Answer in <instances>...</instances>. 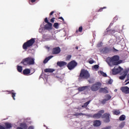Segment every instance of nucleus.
<instances>
[{"label":"nucleus","instance_id":"1","mask_svg":"<svg viewBox=\"0 0 129 129\" xmlns=\"http://www.w3.org/2000/svg\"><path fill=\"white\" fill-rule=\"evenodd\" d=\"M119 56L118 55H114L112 57H109L106 59V62L110 67H112L114 65H118L121 62L119 61Z\"/></svg>","mask_w":129,"mask_h":129},{"label":"nucleus","instance_id":"2","mask_svg":"<svg viewBox=\"0 0 129 129\" xmlns=\"http://www.w3.org/2000/svg\"><path fill=\"white\" fill-rule=\"evenodd\" d=\"M21 64H23L25 66H30L35 64V58L32 57H26L22 60Z\"/></svg>","mask_w":129,"mask_h":129},{"label":"nucleus","instance_id":"3","mask_svg":"<svg viewBox=\"0 0 129 129\" xmlns=\"http://www.w3.org/2000/svg\"><path fill=\"white\" fill-rule=\"evenodd\" d=\"M90 77V75L88 71L85 70H82L80 75L79 76V81H81L82 79H88Z\"/></svg>","mask_w":129,"mask_h":129},{"label":"nucleus","instance_id":"4","mask_svg":"<svg viewBox=\"0 0 129 129\" xmlns=\"http://www.w3.org/2000/svg\"><path fill=\"white\" fill-rule=\"evenodd\" d=\"M35 38H31L30 40L25 42L22 46L23 50H27L28 48L32 47L35 44Z\"/></svg>","mask_w":129,"mask_h":129},{"label":"nucleus","instance_id":"5","mask_svg":"<svg viewBox=\"0 0 129 129\" xmlns=\"http://www.w3.org/2000/svg\"><path fill=\"white\" fill-rule=\"evenodd\" d=\"M100 87H101V83L97 82L91 86L90 89L92 91L95 92L99 90Z\"/></svg>","mask_w":129,"mask_h":129},{"label":"nucleus","instance_id":"6","mask_svg":"<svg viewBox=\"0 0 129 129\" xmlns=\"http://www.w3.org/2000/svg\"><path fill=\"white\" fill-rule=\"evenodd\" d=\"M77 65L78 63L75 60H73L67 64V67L69 70H73Z\"/></svg>","mask_w":129,"mask_h":129},{"label":"nucleus","instance_id":"7","mask_svg":"<svg viewBox=\"0 0 129 129\" xmlns=\"http://www.w3.org/2000/svg\"><path fill=\"white\" fill-rule=\"evenodd\" d=\"M102 118H103L104 122L108 123L110 121V114L108 113H104L102 115Z\"/></svg>","mask_w":129,"mask_h":129},{"label":"nucleus","instance_id":"8","mask_svg":"<svg viewBox=\"0 0 129 129\" xmlns=\"http://www.w3.org/2000/svg\"><path fill=\"white\" fill-rule=\"evenodd\" d=\"M103 113H104V110H100L98 113L94 114L92 116V117L93 118H97V119H98L101 118V117L102 118V114H103Z\"/></svg>","mask_w":129,"mask_h":129},{"label":"nucleus","instance_id":"9","mask_svg":"<svg viewBox=\"0 0 129 129\" xmlns=\"http://www.w3.org/2000/svg\"><path fill=\"white\" fill-rule=\"evenodd\" d=\"M122 70V68L121 67H119L117 68L114 67L112 70V75H116V74H118V73H120V72Z\"/></svg>","mask_w":129,"mask_h":129},{"label":"nucleus","instance_id":"10","mask_svg":"<svg viewBox=\"0 0 129 129\" xmlns=\"http://www.w3.org/2000/svg\"><path fill=\"white\" fill-rule=\"evenodd\" d=\"M60 52L61 48H60L59 47H54L52 49V54L53 55H57L59 54Z\"/></svg>","mask_w":129,"mask_h":129},{"label":"nucleus","instance_id":"11","mask_svg":"<svg viewBox=\"0 0 129 129\" xmlns=\"http://www.w3.org/2000/svg\"><path fill=\"white\" fill-rule=\"evenodd\" d=\"M120 90L124 93H125L126 94H128L129 93V88L128 87H122L120 88Z\"/></svg>","mask_w":129,"mask_h":129},{"label":"nucleus","instance_id":"12","mask_svg":"<svg viewBox=\"0 0 129 129\" xmlns=\"http://www.w3.org/2000/svg\"><path fill=\"white\" fill-rule=\"evenodd\" d=\"M45 30H47V31H51L52 30V23H48L44 26Z\"/></svg>","mask_w":129,"mask_h":129},{"label":"nucleus","instance_id":"13","mask_svg":"<svg viewBox=\"0 0 129 129\" xmlns=\"http://www.w3.org/2000/svg\"><path fill=\"white\" fill-rule=\"evenodd\" d=\"M56 64L59 67H64V66H67V62L65 61H57Z\"/></svg>","mask_w":129,"mask_h":129},{"label":"nucleus","instance_id":"14","mask_svg":"<svg viewBox=\"0 0 129 129\" xmlns=\"http://www.w3.org/2000/svg\"><path fill=\"white\" fill-rule=\"evenodd\" d=\"M99 92L100 93H108V90H107V88H100V89H99Z\"/></svg>","mask_w":129,"mask_h":129},{"label":"nucleus","instance_id":"15","mask_svg":"<svg viewBox=\"0 0 129 129\" xmlns=\"http://www.w3.org/2000/svg\"><path fill=\"white\" fill-rule=\"evenodd\" d=\"M127 73H128V71H124L123 72L122 76L119 77V79L120 80H123V79H124V78H125V77H126V75H127Z\"/></svg>","mask_w":129,"mask_h":129},{"label":"nucleus","instance_id":"16","mask_svg":"<svg viewBox=\"0 0 129 129\" xmlns=\"http://www.w3.org/2000/svg\"><path fill=\"white\" fill-rule=\"evenodd\" d=\"M107 31H106V35H110L111 34H114L115 33V30L113 29H109L107 28Z\"/></svg>","mask_w":129,"mask_h":129},{"label":"nucleus","instance_id":"17","mask_svg":"<svg viewBox=\"0 0 129 129\" xmlns=\"http://www.w3.org/2000/svg\"><path fill=\"white\" fill-rule=\"evenodd\" d=\"M101 125V122L100 121V120H96L93 122V125H94V126H100V125Z\"/></svg>","mask_w":129,"mask_h":129},{"label":"nucleus","instance_id":"18","mask_svg":"<svg viewBox=\"0 0 129 129\" xmlns=\"http://www.w3.org/2000/svg\"><path fill=\"white\" fill-rule=\"evenodd\" d=\"M30 73H31V70L29 69H26L23 71V75H29Z\"/></svg>","mask_w":129,"mask_h":129},{"label":"nucleus","instance_id":"19","mask_svg":"<svg viewBox=\"0 0 129 129\" xmlns=\"http://www.w3.org/2000/svg\"><path fill=\"white\" fill-rule=\"evenodd\" d=\"M87 88H88V86H83V87H79L78 88V91H79L80 92H81L82 91H84V90H85V89H87Z\"/></svg>","mask_w":129,"mask_h":129},{"label":"nucleus","instance_id":"20","mask_svg":"<svg viewBox=\"0 0 129 129\" xmlns=\"http://www.w3.org/2000/svg\"><path fill=\"white\" fill-rule=\"evenodd\" d=\"M5 128L7 129H9L12 127V123H9V122H6L5 123Z\"/></svg>","mask_w":129,"mask_h":129},{"label":"nucleus","instance_id":"21","mask_svg":"<svg viewBox=\"0 0 129 129\" xmlns=\"http://www.w3.org/2000/svg\"><path fill=\"white\" fill-rule=\"evenodd\" d=\"M54 71H55V70L52 69H46L44 70V72H45V73H52V72H54Z\"/></svg>","mask_w":129,"mask_h":129},{"label":"nucleus","instance_id":"22","mask_svg":"<svg viewBox=\"0 0 129 129\" xmlns=\"http://www.w3.org/2000/svg\"><path fill=\"white\" fill-rule=\"evenodd\" d=\"M53 55H50L47 57H46V58H45V59L43 61V63L44 64H46V63H47V62H48V61H49V60H50V59H52V58H53Z\"/></svg>","mask_w":129,"mask_h":129},{"label":"nucleus","instance_id":"23","mask_svg":"<svg viewBox=\"0 0 129 129\" xmlns=\"http://www.w3.org/2000/svg\"><path fill=\"white\" fill-rule=\"evenodd\" d=\"M20 126L24 129H28V125L25 122H22L20 123Z\"/></svg>","mask_w":129,"mask_h":129},{"label":"nucleus","instance_id":"24","mask_svg":"<svg viewBox=\"0 0 129 129\" xmlns=\"http://www.w3.org/2000/svg\"><path fill=\"white\" fill-rule=\"evenodd\" d=\"M112 112H113V114H114V115H118V114H120V111H119V110H117V109H115L113 110Z\"/></svg>","mask_w":129,"mask_h":129},{"label":"nucleus","instance_id":"25","mask_svg":"<svg viewBox=\"0 0 129 129\" xmlns=\"http://www.w3.org/2000/svg\"><path fill=\"white\" fill-rule=\"evenodd\" d=\"M9 92L10 94H12V96L14 100H16V98H15V97H16V93H14V90H12L11 91H9Z\"/></svg>","mask_w":129,"mask_h":129},{"label":"nucleus","instance_id":"26","mask_svg":"<svg viewBox=\"0 0 129 129\" xmlns=\"http://www.w3.org/2000/svg\"><path fill=\"white\" fill-rule=\"evenodd\" d=\"M74 116H81L83 115H86V114L82 113H76L73 114Z\"/></svg>","mask_w":129,"mask_h":129},{"label":"nucleus","instance_id":"27","mask_svg":"<svg viewBox=\"0 0 129 129\" xmlns=\"http://www.w3.org/2000/svg\"><path fill=\"white\" fill-rule=\"evenodd\" d=\"M102 51H103V53H108V52H109V51H110V49H109V48H108V47H104L102 49Z\"/></svg>","mask_w":129,"mask_h":129},{"label":"nucleus","instance_id":"28","mask_svg":"<svg viewBox=\"0 0 129 129\" xmlns=\"http://www.w3.org/2000/svg\"><path fill=\"white\" fill-rule=\"evenodd\" d=\"M90 100L85 102L83 105L82 106V107H84L85 108H86V107L88 106V104H89V103H90Z\"/></svg>","mask_w":129,"mask_h":129},{"label":"nucleus","instance_id":"29","mask_svg":"<svg viewBox=\"0 0 129 129\" xmlns=\"http://www.w3.org/2000/svg\"><path fill=\"white\" fill-rule=\"evenodd\" d=\"M105 97L106 98V100L108 101V100H110V99H111V96H110L109 94H106L105 95Z\"/></svg>","mask_w":129,"mask_h":129},{"label":"nucleus","instance_id":"30","mask_svg":"<svg viewBox=\"0 0 129 129\" xmlns=\"http://www.w3.org/2000/svg\"><path fill=\"white\" fill-rule=\"evenodd\" d=\"M17 70L18 72H22V71H23V67L22 66H17Z\"/></svg>","mask_w":129,"mask_h":129},{"label":"nucleus","instance_id":"31","mask_svg":"<svg viewBox=\"0 0 129 129\" xmlns=\"http://www.w3.org/2000/svg\"><path fill=\"white\" fill-rule=\"evenodd\" d=\"M119 120H121V121L124 120L125 119V115H121L119 117Z\"/></svg>","mask_w":129,"mask_h":129},{"label":"nucleus","instance_id":"32","mask_svg":"<svg viewBox=\"0 0 129 129\" xmlns=\"http://www.w3.org/2000/svg\"><path fill=\"white\" fill-rule=\"evenodd\" d=\"M100 74L101 75H102L104 77H107V75L104 72H103L102 71H100Z\"/></svg>","mask_w":129,"mask_h":129},{"label":"nucleus","instance_id":"33","mask_svg":"<svg viewBox=\"0 0 129 129\" xmlns=\"http://www.w3.org/2000/svg\"><path fill=\"white\" fill-rule=\"evenodd\" d=\"M53 27L55 29H59V23L57 22L54 23Z\"/></svg>","mask_w":129,"mask_h":129},{"label":"nucleus","instance_id":"34","mask_svg":"<svg viewBox=\"0 0 129 129\" xmlns=\"http://www.w3.org/2000/svg\"><path fill=\"white\" fill-rule=\"evenodd\" d=\"M83 30V28L82 27V26H80L79 28V30H76V33H78V32H80V33H82V31Z\"/></svg>","mask_w":129,"mask_h":129},{"label":"nucleus","instance_id":"35","mask_svg":"<svg viewBox=\"0 0 129 129\" xmlns=\"http://www.w3.org/2000/svg\"><path fill=\"white\" fill-rule=\"evenodd\" d=\"M71 57H72V55H67L66 58V61H69L70 60V59H71Z\"/></svg>","mask_w":129,"mask_h":129},{"label":"nucleus","instance_id":"36","mask_svg":"<svg viewBox=\"0 0 129 129\" xmlns=\"http://www.w3.org/2000/svg\"><path fill=\"white\" fill-rule=\"evenodd\" d=\"M107 101H108L107 100H106V99H103L101 102L102 104H105Z\"/></svg>","mask_w":129,"mask_h":129},{"label":"nucleus","instance_id":"37","mask_svg":"<svg viewBox=\"0 0 129 129\" xmlns=\"http://www.w3.org/2000/svg\"><path fill=\"white\" fill-rule=\"evenodd\" d=\"M104 9H106V7H104L103 8H100V9L98 11H97V12H102V11H103V10H104Z\"/></svg>","mask_w":129,"mask_h":129},{"label":"nucleus","instance_id":"38","mask_svg":"<svg viewBox=\"0 0 129 129\" xmlns=\"http://www.w3.org/2000/svg\"><path fill=\"white\" fill-rule=\"evenodd\" d=\"M88 82H89V83H94V79L92 78V79H90Z\"/></svg>","mask_w":129,"mask_h":129},{"label":"nucleus","instance_id":"39","mask_svg":"<svg viewBox=\"0 0 129 129\" xmlns=\"http://www.w3.org/2000/svg\"><path fill=\"white\" fill-rule=\"evenodd\" d=\"M97 46L98 48H100V47H101V46H102V42H100V43H98Z\"/></svg>","mask_w":129,"mask_h":129},{"label":"nucleus","instance_id":"40","mask_svg":"<svg viewBox=\"0 0 129 129\" xmlns=\"http://www.w3.org/2000/svg\"><path fill=\"white\" fill-rule=\"evenodd\" d=\"M124 122H122L120 124V125H119V127H121V128H122V127H123V126H124Z\"/></svg>","mask_w":129,"mask_h":129},{"label":"nucleus","instance_id":"41","mask_svg":"<svg viewBox=\"0 0 129 129\" xmlns=\"http://www.w3.org/2000/svg\"><path fill=\"white\" fill-rule=\"evenodd\" d=\"M98 68H99V66L97 64H95V66H94V69H98Z\"/></svg>","mask_w":129,"mask_h":129},{"label":"nucleus","instance_id":"42","mask_svg":"<svg viewBox=\"0 0 129 129\" xmlns=\"http://www.w3.org/2000/svg\"><path fill=\"white\" fill-rule=\"evenodd\" d=\"M44 22L45 23H46L47 24H49V21H48V18H45L44 19Z\"/></svg>","mask_w":129,"mask_h":129},{"label":"nucleus","instance_id":"43","mask_svg":"<svg viewBox=\"0 0 129 129\" xmlns=\"http://www.w3.org/2000/svg\"><path fill=\"white\" fill-rule=\"evenodd\" d=\"M108 84H112V80L109 79L108 82Z\"/></svg>","mask_w":129,"mask_h":129},{"label":"nucleus","instance_id":"44","mask_svg":"<svg viewBox=\"0 0 129 129\" xmlns=\"http://www.w3.org/2000/svg\"><path fill=\"white\" fill-rule=\"evenodd\" d=\"M110 128H111V126H108L104 127V128H102V129H110Z\"/></svg>","mask_w":129,"mask_h":129},{"label":"nucleus","instance_id":"45","mask_svg":"<svg viewBox=\"0 0 129 129\" xmlns=\"http://www.w3.org/2000/svg\"><path fill=\"white\" fill-rule=\"evenodd\" d=\"M54 20H55V18H54V17H53V18L50 20L51 23H54Z\"/></svg>","mask_w":129,"mask_h":129},{"label":"nucleus","instance_id":"46","mask_svg":"<svg viewBox=\"0 0 129 129\" xmlns=\"http://www.w3.org/2000/svg\"><path fill=\"white\" fill-rule=\"evenodd\" d=\"M89 63L90 64H93V63H94V61H93V60H90V61H89Z\"/></svg>","mask_w":129,"mask_h":129},{"label":"nucleus","instance_id":"47","mask_svg":"<svg viewBox=\"0 0 129 129\" xmlns=\"http://www.w3.org/2000/svg\"><path fill=\"white\" fill-rule=\"evenodd\" d=\"M58 19H59L60 20H62V21L64 22V18H63V17H60Z\"/></svg>","mask_w":129,"mask_h":129},{"label":"nucleus","instance_id":"48","mask_svg":"<svg viewBox=\"0 0 129 129\" xmlns=\"http://www.w3.org/2000/svg\"><path fill=\"white\" fill-rule=\"evenodd\" d=\"M53 14H54V11H52V12L49 14V16H52V15H53Z\"/></svg>","mask_w":129,"mask_h":129},{"label":"nucleus","instance_id":"49","mask_svg":"<svg viewBox=\"0 0 129 129\" xmlns=\"http://www.w3.org/2000/svg\"><path fill=\"white\" fill-rule=\"evenodd\" d=\"M17 129H24L23 128H22V127H20V126H18L17 127Z\"/></svg>","mask_w":129,"mask_h":129},{"label":"nucleus","instance_id":"50","mask_svg":"<svg viewBox=\"0 0 129 129\" xmlns=\"http://www.w3.org/2000/svg\"><path fill=\"white\" fill-rule=\"evenodd\" d=\"M28 129H34V128L33 127V126H30L28 127Z\"/></svg>","mask_w":129,"mask_h":129},{"label":"nucleus","instance_id":"51","mask_svg":"<svg viewBox=\"0 0 129 129\" xmlns=\"http://www.w3.org/2000/svg\"><path fill=\"white\" fill-rule=\"evenodd\" d=\"M31 3H35L36 2V0H31Z\"/></svg>","mask_w":129,"mask_h":129},{"label":"nucleus","instance_id":"52","mask_svg":"<svg viewBox=\"0 0 129 129\" xmlns=\"http://www.w3.org/2000/svg\"><path fill=\"white\" fill-rule=\"evenodd\" d=\"M76 49H77V50H78V46H76Z\"/></svg>","mask_w":129,"mask_h":129},{"label":"nucleus","instance_id":"53","mask_svg":"<svg viewBox=\"0 0 129 129\" xmlns=\"http://www.w3.org/2000/svg\"><path fill=\"white\" fill-rule=\"evenodd\" d=\"M127 84H129V81L125 84V85H127Z\"/></svg>","mask_w":129,"mask_h":129},{"label":"nucleus","instance_id":"54","mask_svg":"<svg viewBox=\"0 0 129 129\" xmlns=\"http://www.w3.org/2000/svg\"><path fill=\"white\" fill-rule=\"evenodd\" d=\"M114 91L116 92V91H117V90L115 89L114 90Z\"/></svg>","mask_w":129,"mask_h":129},{"label":"nucleus","instance_id":"55","mask_svg":"<svg viewBox=\"0 0 129 129\" xmlns=\"http://www.w3.org/2000/svg\"><path fill=\"white\" fill-rule=\"evenodd\" d=\"M114 50H115V51H117V50H116V49H114Z\"/></svg>","mask_w":129,"mask_h":129}]
</instances>
